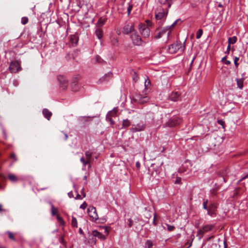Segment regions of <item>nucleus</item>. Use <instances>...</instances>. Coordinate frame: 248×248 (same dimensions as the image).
Returning a JSON list of instances; mask_svg holds the SVG:
<instances>
[{
  "instance_id": "72a5a7b5",
  "label": "nucleus",
  "mask_w": 248,
  "mask_h": 248,
  "mask_svg": "<svg viewBox=\"0 0 248 248\" xmlns=\"http://www.w3.org/2000/svg\"><path fill=\"white\" fill-rule=\"evenodd\" d=\"M146 245H147L148 248H151L153 246V242L151 240H147L146 242Z\"/></svg>"
},
{
  "instance_id": "b1692460",
  "label": "nucleus",
  "mask_w": 248,
  "mask_h": 248,
  "mask_svg": "<svg viewBox=\"0 0 248 248\" xmlns=\"http://www.w3.org/2000/svg\"><path fill=\"white\" fill-rule=\"evenodd\" d=\"M237 40V38L235 36H233L232 37H229L228 39V45L231 46V44H235Z\"/></svg>"
},
{
  "instance_id": "9d476101",
  "label": "nucleus",
  "mask_w": 248,
  "mask_h": 248,
  "mask_svg": "<svg viewBox=\"0 0 248 248\" xmlns=\"http://www.w3.org/2000/svg\"><path fill=\"white\" fill-rule=\"evenodd\" d=\"M139 30L140 33L143 37H148L150 34V30L145 25L139 26Z\"/></svg>"
},
{
  "instance_id": "1a4fd4ad",
  "label": "nucleus",
  "mask_w": 248,
  "mask_h": 248,
  "mask_svg": "<svg viewBox=\"0 0 248 248\" xmlns=\"http://www.w3.org/2000/svg\"><path fill=\"white\" fill-rule=\"evenodd\" d=\"M145 128V125L143 123H140L136 124H133L130 131L133 132H137L143 131Z\"/></svg>"
},
{
  "instance_id": "20e7f679",
  "label": "nucleus",
  "mask_w": 248,
  "mask_h": 248,
  "mask_svg": "<svg viewBox=\"0 0 248 248\" xmlns=\"http://www.w3.org/2000/svg\"><path fill=\"white\" fill-rule=\"evenodd\" d=\"M214 225L211 224H207L204 225L202 228L197 232V236H199V239H201L205 233L208 232L214 228Z\"/></svg>"
},
{
  "instance_id": "0e129e2a",
  "label": "nucleus",
  "mask_w": 248,
  "mask_h": 248,
  "mask_svg": "<svg viewBox=\"0 0 248 248\" xmlns=\"http://www.w3.org/2000/svg\"><path fill=\"white\" fill-rule=\"evenodd\" d=\"M180 181V178L177 179L175 181V183L178 184V183H179Z\"/></svg>"
},
{
  "instance_id": "bb28decb",
  "label": "nucleus",
  "mask_w": 248,
  "mask_h": 248,
  "mask_svg": "<svg viewBox=\"0 0 248 248\" xmlns=\"http://www.w3.org/2000/svg\"><path fill=\"white\" fill-rule=\"evenodd\" d=\"M85 156H86V158L87 160H88V161H91V159H92V153L91 152H90V151L86 152Z\"/></svg>"
},
{
  "instance_id": "79ce46f5",
  "label": "nucleus",
  "mask_w": 248,
  "mask_h": 248,
  "mask_svg": "<svg viewBox=\"0 0 248 248\" xmlns=\"http://www.w3.org/2000/svg\"><path fill=\"white\" fill-rule=\"evenodd\" d=\"M112 43L114 46H117L118 45V40L116 38H113L111 40Z\"/></svg>"
},
{
  "instance_id": "864d4df0",
  "label": "nucleus",
  "mask_w": 248,
  "mask_h": 248,
  "mask_svg": "<svg viewBox=\"0 0 248 248\" xmlns=\"http://www.w3.org/2000/svg\"><path fill=\"white\" fill-rule=\"evenodd\" d=\"M132 6L131 5H129L128 6V7L127 8V11H128V14H130V13L132 10Z\"/></svg>"
},
{
  "instance_id": "3c124183",
  "label": "nucleus",
  "mask_w": 248,
  "mask_h": 248,
  "mask_svg": "<svg viewBox=\"0 0 248 248\" xmlns=\"http://www.w3.org/2000/svg\"><path fill=\"white\" fill-rule=\"evenodd\" d=\"M91 161H88V160H85V161H84L82 163L84 165V166H85L86 165H87V164H89L90 163Z\"/></svg>"
},
{
  "instance_id": "58836bf2",
  "label": "nucleus",
  "mask_w": 248,
  "mask_h": 248,
  "mask_svg": "<svg viewBox=\"0 0 248 248\" xmlns=\"http://www.w3.org/2000/svg\"><path fill=\"white\" fill-rule=\"evenodd\" d=\"M239 57H235L234 58V65H235V66L236 67V68H237L238 66V63L237 62L239 60Z\"/></svg>"
},
{
  "instance_id": "69168bd1",
  "label": "nucleus",
  "mask_w": 248,
  "mask_h": 248,
  "mask_svg": "<svg viewBox=\"0 0 248 248\" xmlns=\"http://www.w3.org/2000/svg\"><path fill=\"white\" fill-rule=\"evenodd\" d=\"M69 196L71 198L73 196V193L72 192L68 193Z\"/></svg>"
},
{
  "instance_id": "ea45409f",
  "label": "nucleus",
  "mask_w": 248,
  "mask_h": 248,
  "mask_svg": "<svg viewBox=\"0 0 248 248\" xmlns=\"http://www.w3.org/2000/svg\"><path fill=\"white\" fill-rule=\"evenodd\" d=\"M144 85L145 87H148V86L150 85V81L148 78L147 79H145Z\"/></svg>"
},
{
  "instance_id": "e433bc0d",
  "label": "nucleus",
  "mask_w": 248,
  "mask_h": 248,
  "mask_svg": "<svg viewBox=\"0 0 248 248\" xmlns=\"http://www.w3.org/2000/svg\"><path fill=\"white\" fill-rule=\"evenodd\" d=\"M167 227V230L168 231H172L174 230L175 227L174 226L166 224Z\"/></svg>"
},
{
  "instance_id": "f257e3e1",
  "label": "nucleus",
  "mask_w": 248,
  "mask_h": 248,
  "mask_svg": "<svg viewBox=\"0 0 248 248\" xmlns=\"http://www.w3.org/2000/svg\"><path fill=\"white\" fill-rule=\"evenodd\" d=\"M185 49V42L182 44L180 41H177L169 47L168 51L170 53L174 54L178 52H183Z\"/></svg>"
},
{
  "instance_id": "6ab92c4d",
  "label": "nucleus",
  "mask_w": 248,
  "mask_h": 248,
  "mask_svg": "<svg viewBox=\"0 0 248 248\" xmlns=\"http://www.w3.org/2000/svg\"><path fill=\"white\" fill-rule=\"evenodd\" d=\"M43 114L48 120L50 119L52 115V113L46 108H44L43 110Z\"/></svg>"
},
{
  "instance_id": "39448f33",
  "label": "nucleus",
  "mask_w": 248,
  "mask_h": 248,
  "mask_svg": "<svg viewBox=\"0 0 248 248\" xmlns=\"http://www.w3.org/2000/svg\"><path fill=\"white\" fill-rule=\"evenodd\" d=\"M133 101L140 104H143L149 100V98L147 96H143L140 94H136L133 96Z\"/></svg>"
},
{
  "instance_id": "a19ab883",
  "label": "nucleus",
  "mask_w": 248,
  "mask_h": 248,
  "mask_svg": "<svg viewBox=\"0 0 248 248\" xmlns=\"http://www.w3.org/2000/svg\"><path fill=\"white\" fill-rule=\"evenodd\" d=\"M203 0H191V1L194 2L195 5L202 3Z\"/></svg>"
},
{
  "instance_id": "7c9ffc66",
  "label": "nucleus",
  "mask_w": 248,
  "mask_h": 248,
  "mask_svg": "<svg viewBox=\"0 0 248 248\" xmlns=\"http://www.w3.org/2000/svg\"><path fill=\"white\" fill-rule=\"evenodd\" d=\"M202 29H199L196 33V38H200L202 34Z\"/></svg>"
},
{
  "instance_id": "4c0bfd02",
  "label": "nucleus",
  "mask_w": 248,
  "mask_h": 248,
  "mask_svg": "<svg viewBox=\"0 0 248 248\" xmlns=\"http://www.w3.org/2000/svg\"><path fill=\"white\" fill-rule=\"evenodd\" d=\"M163 33H164L163 32H161V31L158 32L155 35V39H159V38H161L162 37Z\"/></svg>"
},
{
  "instance_id": "bf43d9fd",
  "label": "nucleus",
  "mask_w": 248,
  "mask_h": 248,
  "mask_svg": "<svg viewBox=\"0 0 248 248\" xmlns=\"http://www.w3.org/2000/svg\"><path fill=\"white\" fill-rule=\"evenodd\" d=\"M155 217H156V214H154V220H153V224L155 225H156V222H155Z\"/></svg>"
},
{
  "instance_id": "412c9836",
  "label": "nucleus",
  "mask_w": 248,
  "mask_h": 248,
  "mask_svg": "<svg viewBox=\"0 0 248 248\" xmlns=\"http://www.w3.org/2000/svg\"><path fill=\"white\" fill-rule=\"evenodd\" d=\"M112 77V73L109 72L104 75L103 77L100 79L101 81H107Z\"/></svg>"
},
{
  "instance_id": "c03bdc74",
  "label": "nucleus",
  "mask_w": 248,
  "mask_h": 248,
  "mask_svg": "<svg viewBox=\"0 0 248 248\" xmlns=\"http://www.w3.org/2000/svg\"><path fill=\"white\" fill-rule=\"evenodd\" d=\"M13 84L14 86L17 87L19 85V82L17 79H14L13 81Z\"/></svg>"
},
{
  "instance_id": "cd10ccee",
  "label": "nucleus",
  "mask_w": 248,
  "mask_h": 248,
  "mask_svg": "<svg viewBox=\"0 0 248 248\" xmlns=\"http://www.w3.org/2000/svg\"><path fill=\"white\" fill-rule=\"evenodd\" d=\"M132 74L133 80L135 82H136L138 80V74L135 71H132Z\"/></svg>"
},
{
  "instance_id": "c756f323",
  "label": "nucleus",
  "mask_w": 248,
  "mask_h": 248,
  "mask_svg": "<svg viewBox=\"0 0 248 248\" xmlns=\"http://www.w3.org/2000/svg\"><path fill=\"white\" fill-rule=\"evenodd\" d=\"M130 125V122L128 119H125L123 120V126L124 127H127Z\"/></svg>"
},
{
  "instance_id": "aec40b11",
  "label": "nucleus",
  "mask_w": 248,
  "mask_h": 248,
  "mask_svg": "<svg viewBox=\"0 0 248 248\" xmlns=\"http://www.w3.org/2000/svg\"><path fill=\"white\" fill-rule=\"evenodd\" d=\"M107 19L101 17L98 20L96 28H100L106 22Z\"/></svg>"
},
{
  "instance_id": "f03ea898",
  "label": "nucleus",
  "mask_w": 248,
  "mask_h": 248,
  "mask_svg": "<svg viewBox=\"0 0 248 248\" xmlns=\"http://www.w3.org/2000/svg\"><path fill=\"white\" fill-rule=\"evenodd\" d=\"M9 69L12 73H16L20 71L22 69L20 62L18 61H12L10 62Z\"/></svg>"
},
{
  "instance_id": "5fc2aeb1",
  "label": "nucleus",
  "mask_w": 248,
  "mask_h": 248,
  "mask_svg": "<svg viewBox=\"0 0 248 248\" xmlns=\"http://www.w3.org/2000/svg\"><path fill=\"white\" fill-rule=\"evenodd\" d=\"M75 42L74 41V39L73 38H72L71 39V41L72 42V44H74V43H75L76 45L77 44V42H78V40L76 39V38H75Z\"/></svg>"
},
{
  "instance_id": "c9c22d12",
  "label": "nucleus",
  "mask_w": 248,
  "mask_h": 248,
  "mask_svg": "<svg viewBox=\"0 0 248 248\" xmlns=\"http://www.w3.org/2000/svg\"><path fill=\"white\" fill-rule=\"evenodd\" d=\"M7 233L8 234V237L10 239L15 240L14 235L12 232H8Z\"/></svg>"
},
{
  "instance_id": "a878e982",
  "label": "nucleus",
  "mask_w": 248,
  "mask_h": 248,
  "mask_svg": "<svg viewBox=\"0 0 248 248\" xmlns=\"http://www.w3.org/2000/svg\"><path fill=\"white\" fill-rule=\"evenodd\" d=\"M8 178L12 182H15L18 180V179L17 178L16 176L14 174H9L8 175Z\"/></svg>"
},
{
  "instance_id": "338daca9",
  "label": "nucleus",
  "mask_w": 248,
  "mask_h": 248,
  "mask_svg": "<svg viewBox=\"0 0 248 248\" xmlns=\"http://www.w3.org/2000/svg\"><path fill=\"white\" fill-rule=\"evenodd\" d=\"M224 248H227V245L226 242L225 241H224Z\"/></svg>"
},
{
  "instance_id": "4d7b16f0",
  "label": "nucleus",
  "mask_w": 248,
  "mask_h": 248,
  "mask_svg": "<svg viewBox=\"0 0 248 248\" xmlns=\"http://www.w3.org/2000/svg\"><path fill=\"white\" fill-rule=\"evenodd\" d=\"M136 167H137L138 169H140V163L139 161H138V162H136Z\"/></svg>"
},
{
  "instance_id": "09e8293b",
  "label": "nucleus",
  "mask_w": 248,
  "mask_h": 248,
  "mask_svg": "<svg viewBox=\"0 0 248 248\" xmlns=\"http://www.w3.org/2000/svg\"><path fill=\"white\" fill-rule=\"evenodd\" d=\"M128 227H131L133 225V221L131 219V218H129L128 219Z\"/></svg>"
},
{
  "instance_id": "f3484780",
  "label": "nucleus",
  "mask_w": 248,
  "mask_h": 248,
  "mask_svg": "<svg viewBox=\"0 0 248 248\" xmlns=\"http://www.w3.org/2000/svg\"><path fill=\"white\" fill-rule=\"evenodd\" d=\"M92 234L93 237H97L101 240H104L106 239V237L104 235L96 230L92 232Z\"/></svg>"
},
{
  "instance_id": "ddd939ff",
  "label": "nucleus",
  "mask_w": 248,
  "mask_h": 248,
  "mask_svg": "<svg viewBox=\"0 0 248 248\" xmlns=\"http://www.w3.org/2000/svg\"><path fill=\"white\" fill-rule=\"evenodd\" d=\"M158 2L160 4L159 6L166 10L169 9L172 4V0H158Z\"/></svg>"
},
{
  "instance_id": "603ef678",
  "label": "nucleus",
  "mask_w": 248,
  "mask_h": 248,
  "mask_svg": "<svg viewBox=\"0 0 248 248\" xmlns=\"http://www.w3.org/2000/svg\"><path fill=\"white\" fill-rule=\"evenodd\" d=\"M217 123H218L219 124H220V125H222L223 126V125L224 124V122L223 120H218V121H217Z\"/></svg>"
},
{
  "instance_id": "052dcab7",
  "label": "nucleus",
  "mask_w": 248,
  "mask_h": 248,
  "mask_svg": "<svg viewBox=\"0 0 248 248\" xmlns=\"http://www.w3.org/2000/svg\"><path fill=\"white\" fill-rule=\"evenodd\" d=\"M192 245V241L190 242V243L188 245V243H186L185 244L186 245V248H189Z\"/></svg>"
},
{
  "instance_id": "4468645a",
  "label": "nucleus",
  "mask_w": 248,
  "mask_h": 248,
  "mask_svg": "<svg viewBox=\"0 0 248 248\" xmlns=\"http://www.w3.org/2000/svg\"><path fill=\"white\" fill-rule=\"evenodd\" d=\"M58 80L59 81L60 85L61 87L65 89L68 85V81L66 78L62 76H59Z\"/></svg>"
},
{
  "instance_id": "a211bd4d",
  "label": "nucleus",
  "mask_w": 248,
  "mask_h": 248,
  "mask_svg": "<svg viewBox=\"0 0 248 248\" xmlns=\"http://www.w3.org/2000/svg\"><path fill=\"white\" fill-rule=\"evenodd\" d=\"M95 117H96V116H81L78 118V120L81 122L84 123L92 121Z\"/></svg>"
},
{
  "instance_id": "49530a36",
  "label": "nucleus",
  "mask_w": 248,
  "mask_h": 248,
  "mask_svg": "<svg viewBox=\"0 0 248 248\" xmlns=\"http://www.w3.org/2000/svg\"><path fill=\"white\" fill-rule=\"evenodd\" d=\"M87 206V204L85 202H84L80 206V208L82 209H85Z\"/></svg>"
},
{
  "instance_id": "e2e57ef3",
  "label": "nucleus",
  "mask_w": 248,
  "mask_h": 248,
  "mask_svg": "<svg viewBox=\"0 0 248 248\" xmlns=\"http://www.w3.org/2000/svg\"><path fill=\"white\" fill-rule=\"evenodd\" d=\"M79 233L80 234H83V231L81 229V228H79Z\"/></svg>"
},
{
  "instance_id": "774afa93",
  "label": "nucleus",
  "mask_w": 248,
  "mask_h": 248,
  "mask_svg": "<svg viewBox=\"0 0 248 248\" xmlns=\"http://www.w3.org/2000/svg\"><path fill=\"white\" fill-rule=\"evenodd\" d=\"M85 159L83 157H82L81 158H80V161L82 163L84 161H85Z\"/></svg>"
},
{
  "instance_id": "6e6d98bb",
  "label": "nucleus",
  "mask_w": 248,
  "mask_h": 248,
  "mask_svg": "<svg viewBox=\"0 0 248 248\" xmlns=\"http://www.w3.org/2000/svg\"><path fill=\"white\" fill-rule=\"evenodd\" d=\"M227 60V55L223 57L221 59V62L224 63V62Z\"/></svg>"
},
{
  "instance_id": "2eb2a0df",
  "label": "nucleus",
  "mask_w": 248,
  "mask_h": 248,
  "mask_svg": "<svg viewBox=\"0 0 248 248\" xmlns=\"http://www.w3.org/2000/svg\"><path fill=\"white\" fill-rule=\"evenodd\" d=\"M180 95L181 93L179 92H173L169 97L172 101H177L179 100Z\"/></svg>"
},
{
  "instance_id": "8fccbe9b",
  "label": "nucleus",
  "mask_w": 248,
  "mask_h": 248,
  "mask_svg": "<svg viewBox=\"0 0 248 248\" xmlns=\"http://www.w3.org/2000/svg\"><path fill=\"white\" fill-rule=\"evenodd\" d=\"M91 161H88V160H85V161H84L82 163L84 165V166H85L86 165H87V164H89L90 163Z\"/></svg>"
},
{
  "instance_id": "37998d69",
  "label": "nucleus",
  "mask_w": 248,
  "mask_h": 248,
  "mask_svg": "<svg viewBox=\"0 0 248 248\" xmlns=\"http://www.w3.org/2000/svg\"><path fill=\"white\" fill-rule=\"evenodd\" d=\"M146 217L148 219L152 217V215L150 211H148L146 213Z\"/></svg>"
},
{
  "instance_id": "0eeeda50",
  "label": "nucleus",
  "mask_w": 248,
  "mask_h": 248,
  "mask_svg": "<svg viewBox=\"0 0 248 248\" xmlns=\"http://www.w3.org/2000/svg\"><path fill=\"white\" fill-rule=\"evenodd\" d=\"M131 38L134 45L140 46L142 45V40L137 32H134L132 33L131 34Z\"/></svg>"
},
{
  "instance_id": "680f3d73",
  "label": "nucleus",
  "mask_w": 248,
  "mask_h": 248,
  "mask_svg": "<svg viewBox=\"0 0 248 248\" xmlns=\"http://www.w3.org/2000/svg\"><path fill=\"white\" fill-rule=\"evenodd\" d=\"M180 19H177L171 25V27H174L177 23L178 21H179Z\"/></svg>"
},
{
  "instance_id": "13d9d810",
  "label": "nucleus",
  "mask_w": 248,
  "mask_h": 248,
  "mask_svg": "<svg viewBox=\"0 0 248 248\" xmlns=\"http://www.w3.org/2000/svg\"><path fill=\"white\" fill-rule=\"evenodd\" d=\"M224 63L225 64H226V65H230V64H231V62H230V61H228V60H227L224 62Z\"/></svg>"
},
{
  "instance_id": "f8f14e48",
  "label": "nucleus",
  "mask_w": 248,
  "mask_h": 248,
  "mask_svg": "<svg viewBox=\"0 0 248 248\" xmlns=\"http://www.w3.org/2000/svg\"><path fill=\"white\" fill-rule=\"evenodd\" d=\"M134 25L132 23L125 25L123 30V32L124 34H128L129 33L134 32Z\"/></svg>"
},
{
  "instance_id": "f704fd0d",
  "label": "nucleus",
  "mask_w": 248,
  "mask_h": 248,
  "mask_svg": "<svg viewBox=\"0 0 248 248\" xmlns=\"http://www.w3.org/2000/svg\"><path fill=\"white\" fill-rule=\"evenodd\" d=\"M208 202V200H204V202H203V208L205 210H207V209L208 208V207H207Z\"/></svg>"
},
{
  "instance_id": "5701e85b",
  "label": "nucleus",
  "mask_w": 248,
  "mask_h": 248,
  "mask_svg": "<svg viewBox=\"0 0 248 248\" xmlns=\"http://www.w3.org/2000/svg\"><path fill=\"white\" fill-rule=\"evenodd\" d=\"M236 80L238 87L239 89H242L243 88L244 79L243 78H237Z\"/></svg>"
},
{
  "instance_id": "9b49d317",
  "label": "nucleus",
  "mask_w": 248,
  "mask_h": 248,
  "mask_svg": "<svg viewBox=\"0 0 248 248\" xmlns=\"http://www.w3.org/2000/svg\"><path fill=\"white\" fill-rule=\"evenodd\" d=\"M117 108H114L112 111L109 112L106 116V119L108 120L111 124H114V121L111 118V117H115L117 115Z\"/></svg>"
},
{
  "instance_id": "dca6fc26",
  "label": "nucleus",
  "mask_w": 248,
  "mask_h": 248,
  "mask_svg": "<svg viewBox=\"0 0 248 248\" xmlns=\"http://www.w3.org/2000/svg\"><path fill=\"white\" fill-rule=\"evenodd\" d=\"M217 208L216 205L214 203H211L207 209V214L210 216H213L215 215L216 209Z\"/></svg>"
},
{
  "instance_id": "de8ad7c7",
  "label": "nucleus",
  "mask_w": 248,
  "mask_h": 248,
  "mask_svg": "<svg viewBox=\"0 0 248 248\" xmlns=\"http://www.w3.org/2000/svg\"><path fill=\"white\" fill-rule=\"evenodd\" d=\"M96 61L98 63H101L103 61L102 59L99 56H96Z\"/></svg>"
},
{
  "instance_id": "4be33fe9",
  "label": "nucleus",
  "mask_w": 248,
  "mask_h": 248,
  "mask_svg": "<svg viewBox=\"0 0 248 248\" xmlns=\"http://www.w3.org/2000/svg\"><path fill=\"white\" fill-rule=\"evenodd\" d=\"M95 34L97 38L99 39H101L103 37V31L100 28H96L95 30Z\"/></svg>"
},
{
  "instance_id": "7ed1b4c3",
  "label": "nucleus",
  "mask_w": 248,
  "mask_h": 248,
  "mask_svg": "<svg viewBox=\"0 0 248 248\" xmlns=\"http://www.w3.org/2000/svg\"><path fill=\"white\" fill-rule=\"evenodd\" d=\"M168 9H164L161 6H158L155 10V18L156 19H162L166 17L168 15Z\"/></svg>"
},
{
  "instance_id": "2f4dec72",
  "label": "nucleus",
  "mask_w": 248,
  "mask_h": 248,
  "mask_svg": "<svg viewBox=\"0 0 248 248\" xmlns=\"http://www.w3.org/2000/svg\"><path fill=\"white\" fill-rule=\"evenodd\" d=\"M57 218L58 221L59 222V223L60 224H61V225L64 224V222L61 217H60L59 215H57Z\"/></svg>"
},
{
  "instance_id": "423d86ee",
  "label": "nucleus",
  "mask_w": 248,
  "mask_h": 248,
  "mask_svg": "<svg viewBox=\"0 0 248 248\" xmlns=\"http://www.w3.org/2000/svg\"><path fill=\"white\" fill-rule=\"evenodd\" d=\"M181 122V119L177 117H174L170 119L167 122H166L165 125L166 126L171 127L179 124Z\"/></svg>"
},
{
  "instance_id": "393cba45",
  "label": "nucleus",
  "mask_w": 248,
  "mask_h": 248,
  "mask_svg": "<svg viewBox=\"0 0 248 248\" xmlns=\"http://www.w3.org/2000/svg\"><path fill=\"white\" fill-rule=\"evenodd\" d=\"M71 225L72 227L77 228L78 227V222L76 217H72L71 221Z\"/></svg>"
},
{
  "instance_id": "a18cd8bd",
  "label": "nucleus",
  "mask_w": 248,
  "mask_h": 248,
  "mask_svg": "<svg viewBox=\"0 0 248 248\" xmlns=\"http://www.w3.org/2000/svg\"><path fill=\"white\" fill-rule=\"evenodd\" d=\"M231 50V46L229 45H228L227 50L225 51V53L227 55H228L230 53V51Z\"/></svg>"
},
{
  "instance_id": "473e14b6",
  "label": "nucleus",
  "mask_w": 248,
  "mask_h": 248,
  "mask_svg": "<svg viewBox=\"0 0 248 248\" xmlns=\"http://www.w3.org/2000/svg\"><path fill=\"white\" fill-rule=\"evenodd\" d=\"M28 18L27 17H23L21 18V23L23 25H25L28 22Z\"/></svg>"
},
{
  "instance_id": "6e6552de",
  "label": "nucleus",
  "mask_w": 248,
  "mask_h": 248,
  "mask_svg": "<svg viewBox=\"0 0 248 248\" xmlns=\"http://www.w3.org/2000/svg\"><path fill=\"white\" fill-rule=\"evenodd\" d=\"M90 217L93 220L96 221L98 219V217L96 213V208L93 206H90L87 210Z\"/></svg>"
},
{
  "instance_id": "c85d7f7f",
  "label": "nucleus",
  "mask_w": 248,
  "mask_h": 248,
  "mask_svg": "<svg viewBox=\"0 0 248 248\" xmlns=\"http://www.w3.org/2000/svg\"><path fill=\"white\" fill-rule=\"evenodd\" d=\"M58 211V209L54 207V206L52 205H51V214L52 216L57 215Z\"/></svg>"
}]
</instances>
